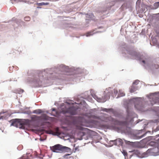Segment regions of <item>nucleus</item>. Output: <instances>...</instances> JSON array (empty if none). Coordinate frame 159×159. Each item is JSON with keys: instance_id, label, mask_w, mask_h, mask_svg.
Masks as SVG:
<instances>
[{"instance_id": "obj_1", "label": "nucleus", "mask_w": 159, "mask_h": 159, "mask_svg": "<svg viewBox=\"0 0 159 159\" xmlns=\"http://www.w3.org/2000/svg\"><path fill=\"white\" fill-rule=\"evenodd\" d=\"M123 48V51H126L131 59L142 61L145 65L148 66L151 70H157L159 68V66L157 64L153 63L147 56L141 55L132 48H125L124 47Z\"/></svg>"}, {"instance_id": "obj_2", "label": "nucleus", "mask_w": 159, "mask_h": 159, "mask_svg": "<svg viewBox=\"0 0 159 159\" xmlns=\"http://www.w3.org/2000/svg\"><path fill=\"white\" fill-rule=\"evenodd\" d=\"M156 141L159 143V134L157 135L155 137ZM159 152V147H153L152 148L149 149L146 152L142 154L143 157H146L149 155H152Z\"/></svg>"}, {"instance_id": "obj_3", "label": "nucleus", "mask_w": 159, "mask_h": 159, "mask_svg": "<svg viewBox=\"0 0 159 159\" xmlns=\"http://www.w3.org/2000/svg\"><path fill=\"white\" fill-rule=\"evenodd\" d=\"M50 149L53 152L57 153L68 152L71 150L70 148L60 144L50 147Z\"/></svg>"}, {"instance_id": "obj_4", "label": "nucleus", "mask_w": 159, "mask_h": 159, "mask_svg": "<svg viewBox=\"0 0 159 159\" xmlns=\"http://www.w3.org/2000/svg\"><path fill=\"white\" fill-rule=\"evenodd\" d=\"M51 69L56 70H79L80 68L78 67L76 68L73 66H71L69 67L64 64H58L56 66H53Z\"/></svg>"}, {"instance_id": "obj_5", "label": "nucleus", "mask_w": 159, "mask_h": 159, "mask_svg": "<svg viewBox=\"0 0 159 159\" xmlns=\"http://www.w3.org/2000/svg\"><path fill=\"white\" fill-rule=\"evenodd\" d=\"M77 109L74 106L70 107L66 110H62V112L63 113H68L71 115H75L76 114Z\"/></svg>"}, {"instance_id": "obj_6", "label": "nucleus", "mask_w": 159, "mask_h": 159, "mask_svg": "<svg viewBox=\"0 0 159 159\" xmlns=\"http://www.w3.org/2000/svg\"><path fill=\"white\" fill-rule=\"evenodd\" d=\"M110 142H112L115 145L120 146L122 145L123 143L122 140L120 139H118L114 140H111Z\"/></svg>"}, {"instance_id": "obj_7", "label": "nucleus", "mask_w": 159, "mask_h": 159, "mask_svg": "<svg viewBox=\"0 0 159 159\" xmlns=\"http://www.w3.org/2000/svg\"><path fill=\"white\" fill-rule=\"evenodd\" d=\"M56 132H53L52 130H50L49 131H47V133L49 134H52L54 135L59 136L61 135V133L60 132L59 129L58 127L56 128L55 129Z\"/></svg>"}, {"instance_id": "obj_8", "label": "nucleus", "mask_w": 159, "mask_h": 159, "mask_svg": "<svg viewBox=\"0 0 159 159\" xmlns=\"http://www.w3.org/2000/svg\"><path fill=\"white\" fill-rule=\"evenodd\" d=\"M143 3H142L141 0H138L136 4V9L137 11L141 10V7H143Z\"/></svg>"}, {"instance_id": "obj_9", "label": "nucleus", "mask_w": 159, "mask_h": 159, "mask_svg": "<svg viewBox=\"0 0 159 159\" xmlns=\"http://www.w3.org/2000/svg\"><path fill=\"white\" fill-rule=\"evenodd\" d=\"M31 118L32 121H35L39 120L40 119V117L34 115L32 116Z\"/></svg>"}, {"instance_id": "obj_10", "label": "nucleus", "mask_w": 159, "mask_h": 159, "mask_svg": "<svg viewBox=\"0 0 159 159\" xmlns=\"http://www.w3.org/2000/svg\"><path fill=\"white\" fill-rule=\"evenodd\" d=\"M135 107L137 110L139 111H142L143 109V107L140 104V103L139 104H135Z\"/></svg>"}, {"instance_id": "obj_11", "label": "nucleus", "mask_w": 159, "mask_h": 159, "mask_svg": "<svg viewBox=\"0 0 159 159\" xmlns=\"http://www.w3.org/2000/svg\"><path fill=\"white\" fill-rule=\"evenodd\" d=\"M93 17L94 16L93 14L91 13H88L86 15V18H89V19H90V20H93Z\"/></svg>"}, {"instance_id": "obj_12", "label": "nucleus", "mask_w": 159, "mask_h": 159, "mask_svg": "<svg viewBox=\"0 0 159 159\" xmlns=\"http://www.w3.org/2000/svg\"><path fill=\"white\" fill-rule=\"evenodd\" d=\"M42 112H43V111L41 109H38L34 110L33 112V113L36 114H41Z\"/></svg>"}, {"instance_id": "obj_13", "label": "nucleus", "mask_w": 159, "mask_h": 159, "mask_svg": "<svg viewBox=\"0 0 159 159\" xmlns=\"http://www.w3.org/2000/svg\"><path fill=\"white\" fill-rule=\"evenodd\" d=\"M159 7V2H155L153 4V6L152 7L153 9H156L157 8Z\"/></svg>"}, {"instance_id": "obj_14", "label": "nucleus", "mask_w": 159, "mask_h": 159, "mask_svg": "<svg viewBox=\"0 0 159 159\" xmlns=\"http://www.w3.org/2000/svg\"><path fill=\"white\" fill-rule=\"evenodd\" d=\"M125 94L123 92H122L120 90H119V91L118 95L117 98L122 97L125 96Z\"/></svg>"}, {"instance_id": "obj_15", "label": "nucleus", "mask_w": 159, "mask_h": 159, "mask_svg": "<svg viewBox=\"0 0 159 159\" xmlns=\"http://www.w3.org/2000/svg\"><path fill=\"white\" fill-rule=\"evenodd\" d=\"M95 33V32L93 33V32H89L86 34L85 36L86 37H88L92 36Z\"/></svg>"}, {"instance_id": "obj_16", "label": "nucleus", "mask_w": 159, "mask_h": 159, "mask_svg": "<svg viewBox=\"0 0 159 159\" xmlns=\"http://www.w3.org/2000/svg\"><path fill=\"white\" fill-rule=\"evenodd\" d=\"M49 2H41V3H37V5L38 6L47 5L49 4Z\"/></svg>"}, {"instance_id": "obj_17", "label": "nucleus", "mask_w": 159, "mask_h": 159, "mask_svg": "<svg viewBox=\"0 0 159 159\" xmlns=\"http://www.w3.org/2000/svg\"><path fill=\"white\" fill-rule=\"evenodd\" d=\"M136 90V88L133 85H132L130 88V91L131 93H133Z\"/></svg>"}, {"instance_id": "obj_18", "label": "nucleus", "mask_w": 159, "mask_h": 159, "mask_svg": "<svg viewBox=\"0 0 159 159\" xmlns=\"http://www.w3.org/2000/svg\"><path fill=\"white\" fill-rule=\"evenodd\" d=\"M19 124H20V123L18 122L17 121V120H15L12 122L11 124V125H12L13 126H14L17 127V125Z\"/></svg>"}, {"instance_id": "obj_19", "label": "nucleus", "mask_w": 159, "mask_h": 159, "mask_svg": "<svg viewBox=\"0 0 159 159\" xmlns=\"http://www.w3.org/2000/svg\"><path fill=\"white\" fill-rule=\"evenodd\" d=\"M13 21H15V22L18 25L20 24V23L22 22L20 20H17L15 18H13L12 19Z\"/></svg>"}, {"instance_id": "obj_20", "label": "nucleus", "mask_w": 159, "mask_h": 159, "mask_svg": "<svg viewBox=\"0 0 159 159\" xmlns=\"http://www.w3.org/2000/svg\"><path fill=\"white\" fill-rule=\"evenodd\" d=\"M139 81L138 80H135L133 83V85H137L139 82Z\"/></svg>"}, {"instance_id": "obj_21", "label": "nucleus", "mask_w": 159, "mask_h": 159, "mask_svg": "<svg viewBox=\"0 0 159 159\" xmlns=\"http://www.w3.org/2000/svg\"><path fill=\"white\" fill-rule=\"evenodd\" d=\"M11 2L13 4L14 2H21V0H11Z\"/></svg>"}, {"instance_id": "obj_22", "label": "nucleus", "mask_w": 159, "mask_h": 159, "mask_svg": "<svg viewBox=\"0 0 159 159\" xmlns=\"http://www.w3.org/2000/svg\"><path fill=\"white\" fill-rule=\"evenodd\" d=\"M24 20H25L29 21L30 20V18L29 16H26L24 18Z\"/></svg>"}, {"instance_id": "obj_23", "label": "nucleus", "mask_w": 159, "mask_h": 159, "mask_svg": "<svg viewBox=\"0 0 159 159\" xmlns=\"http://www.w3.org/2000/svg\"><path fill=\"white\" fill-rule=\"evenodd\" d=\"M18 68V67L17 66H10L9 67V70H11V69H17Z\"/></svg>"}, {"instance_id": "obj_24", "label": "nucleus", "mask_w": 159, "mask_h": 159, "mask_svg": "<svg viewBox=\"0 0 159 159\" xmlns=\"http://www.w3.org/2000/svg\"><path fill=\"white\" fill-rule=\"evenodd\" d=\"M5 113V115H6V114H7V113L6 112H5V113H2V112H1L0 113V115H1L2 113ZM4 116H1V117H0V119H3V118H4Z\"/></svg>"}, {"instance_id": "obj_25", "label": "nucleus", "mask_w": 159, "mask_h": 159, "mask_svg": "<svg viewBox=\"0 0 159 159\" xmlns=\"http://www.w3.org/2000/svg\"><path fill=\"white\" fill-rule=\"evenodd\" d=\"M114 92L115 94L116 95L118 93V90L116 89H114Z\"/></svg>"}, {"instance_id": "obj_26", "label": "nucleus", "mask_w": 159, "mask_h": 159, "mask_svg": "<svg viewBox=\"0 0 159 159\" xmlns=\"http://www.w3.org/2000/svg\"><path fill=\"white\" fill-rule=\"evenodd\" d=\"M122 153L124 156H127V152L125 151H123Z\"/></svg>"}, {"instance_id": "obj_27", "label": "nucleus", "mask_w": 159, "mask_h": 159, "mask_svg": "<svg viewBox=\"0 0 159 159\" xmlns=\"http://www.w3.org/2000/svg\"><path fill=\"white\" fill-rule=\"evenodd\" d=\"M70 155V154H66L63 156V157L65 158L66 157Z\"/></svg>"}, {"instance_id": "obj_28", "label": "nucleus", "mask_w": 159, "mask_h": 159, "mask_svg": "<svg viewBox=\"0 0 159 159\" xmlns=\"http://www.w3.org/2000/svg\"><path fill=\"white\" fill-rule=\"evenodd\" d=\"M155 130H156V131H158L159 130V126H158V127H157L156 128V129Z\"/></svg>"}, {"instance_id": "obj_29", "label": "nucleus", "mask_w": 159, "mask_h": 159, "mask_svg": "<svg viewBox=\"0 0 159 159\" xmlns=\"http://www.w3.org/2000/svg\"><path fill=\"white\" fill-rule=\"evenodd\" d=\"M52 111H55L56 112V109L55 108H52Z\"/></svg>"}, {"instance_id": "obj_30", "label": "nucleus", "mask_w": 159, "mask_h": 159, "mask_svg": "<svg viewBox=\"0 0 159 159\" xmlns=\"http://www.w3.org/2000/svg\"><path fill=\"white\" fill-rule=\"evenodd\" d=\"M108 110L107 109H104V110H103V111H106V112H107L108 111Z\"/></svg>"}, {"instance_id": "obj_31", "label": "nucleus", "mask_w": 159, "mask_h": 159, "mask_svg": "<svg viewBox=\"0 0 159 159\" xmlns=\"http://www.w3.org/2000/svg\"><path fill=\"white\" fill-rule=\"evenodd\" d=\"M110 94H109L108 95V97H107V99H108L110 98Z\"/></svg>"}, {"instance_id": "obj_32", "label": "nucleus", "mask_w": 159, "mask_h": 159, "mask_svg": "<svg viewBox=\"0 0 159 159\" xmlns=\"http://www.w3.org/2000/svg\"><path fill=\"white\" fill-rule=\"evenodd\" d=\"M157 48H159V44H158L157 45Z\"/></svg>"}, {"instance_id": "obj_33", "label": "nucleus", "mask_w": 159, "mask_h": 159, "mask_svg": "<svg viewBox=\"0 0 159 159\" xmlns=\"http://www.w3.org/2000/svg\"><path fill=\"white\" fill-rule=\"evenodd\" d=\"M157 109L159 111V107H157Z\"/></svg>"}, {"instance_id": "obj_34", "label": "nucleus", "mask_w": 159, "mask_h": 159, "mask_svg": "<svg viewBox=\"0 0 159 159\" xmlns=\"http://www.w3.org/2000/svg\"><path fill=\"white\" fill-rule=\"evenodd\" d=\"M144 135H143L142 136H141V138L143 137L144 136Z\"/></svg>"}, {"instance_id": "obj_35", "label": "nucleus", "mask_w": 159, "mask_h": 159, "mask_svg": "<svg viewBox=\"0 0 159 159\" xmlns=\"http://www.w3.org/2000/svg\"><path fill=\"white\" fill-rule=\"evenodd\" d=\"M150 143V144L152 145V143H153V142H151Z\"/></svg>"}, {"instance_id": "obj_36", "label": "nucleus", "mask_w": 159, "mask_h": 159, "mask_svg": "<svg viewBox=\"0 0 159 159\" xmlns=\"http://www.w3.org/2000/svg\"><path fill=\"white\" fill-rule=\"evenodd\" d=\"M80 13L81 14H84V13H83V12H80Z\"/></svg>"}, {"instance_id": "obj_37", "label": "nucleus", "mask_w": 159, "mask_h": 159, "mask_svg": "<svg viewBox=\"0 0 159 159\" xmlns=\"http://www.w3.org/2000/svg\"><path fill=\"white\" fill-rule=\"evenodd\" d=\"M103 31H98L97 32V33H99V32H102Z\"/></svg>"}, {"instance_id": "obj_38", "label": "nucleus", "mask_w": 159, "mask_h": 159, "mask_svg": "<svg viewBox=\"0 0 159 159\" xmlns=\"http://www.w3.org/2000/svg\"><path fill=\"white\" fill-rule=\"evenodd\" d=\"M37 8H41V7H37Z\"/></svg>"}, {"instance_id": "obj_39", "label": "nucleus", "mask_w": 159, "mask_h": 159, "mask_svg": "<svg viewBox=\"0 0 159 159\" xmlns=\"http://www.w3.org/2000/svg\"><path fill=\"white\" fill-rule=\"evenodd\" d=\"M122 53H124V52H122ZM124 53H125V54H126V52H124Z\"/></svg>"}, {"instance_id": "obj_40", "label": "nucleus", "mask_w": 159, "mask_h": 159, "mask_svg": "<svg viewBox=\"0 0 159 159\" xmlns=\"http://www.w3.org/2000/svg\"><path fill=\"white\" fill-rule=\"evenodd\" d=\"M86 20H89V19H86Z\"/></svg>"}, {"instance_id": "obj_41", "label": "nucleus", "mask_w": 159, "mask_h": 159, "mask_svg": "<svg viewBox=\"0 0 159 159\" xmlns=\"http://www.w3.org/2000/svg\"><path fill=\"white\" fill-rule=\"evenodd\" d=\"M118 121H116V123H118Z\"/></svg>"}, {"instance_id": "obj_42", "label": "nucleus", "mask_w": 159, "mask_h": 159, "mask_svg": "<svg viewBox=\"0 0 159 159\" xmlns=\"http://www.w3.org/2000/svg\"><path fill=\"white\" fill-rule=\"evenodd\" d=\"M157 15H159V13H158V14H157Z\"/></svg>"}]
</instances>
